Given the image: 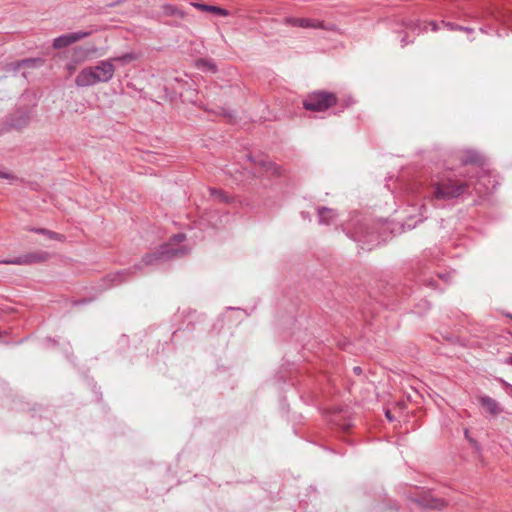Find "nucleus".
Listing matches in <instances>:
<instances>
[{
    "instance_id": "nucleus-15",
    "label": "nucleus",
    "mask_w": 512,
    "mask_h": 512,
    "mask_svg": "<svg viewBox=\"0 0 512 512\" xmlns=\"http://www.w3.org/2000/svg\"><path fill=\"white\" fill-rule=\"evenodd\" d=\"M162 9L163 13L167 16H176L179 18H184L186 15L184 11H182L177 6L172 4H165L163 5Z\"/></svg>"
},
{
    "instance_id": "nucleus-22",
    "label": "nucleus",
    "mask_w": 512,
    "mask_h": 512,
    "mask_svg": "<svg viewBox=\"0 0 512 512\" xmlns=\"http://www.w3.org/2000/svg\"><path fill=\"white\" fill-rule=\"evenodd\" d=\"M260 165L265 167L267 171H272L275 174H279V167L275 163L261 161Z\"/></svg>"
},
{
    "instance_id": "nucleus-8",
    "label": "nucleus",
    "mask_w": 512,
    "mask_h": 512,
    "mask_svg": "<svg viewBox=\"0 0 512 512\" xmlns=\"http://www.w3.org/2000/svg\"><path fill=\"white\" fill-rule=\"evenodd\" d=\"M283 24L301 28L326 29L322 21L310 18L285 17Z\"/></svg>"
},
{
    "instance_id": "nucleus-1",
    "label": "nucleus",
    "mask_w": 512,
    "mask_h": 512,
    "mask_svg": "<svg viewBox=\"0 0 512 512\" xmlns=\"http://www.w3.org/2000/svg\"><path fill=\"white\" fill-rule=\"evenodd\" d=\"M186 239L185 234L178 233L173 235L169 242L160 246V248L153 252L146 254L140 263L135 264L127 269L119 270L107 276L112 285H119L131 277L135 276L138 271H141L144 266L155 265L160 261H167L174 258L183 257L188 253V249L184 246L175 248L176 243H180Z\"/></svg>"
},
{
    "instance_id": "nucleus-31",
    "label": "nucleus",
    "mask_w": 512,
    "mask_h": 512,
    "mask_svg": "<svg viewBox=\"0 0 512 512\" xmlns=\"http://www.w3.org/2000/svg\"><path fill=\"white\" fill-rule=\"evenodd\" d=\"M354 371H355V373L359 374V373H361V368L360 367H354Z\"/></svg>"
},
{
    "instance_id": "nucleus-27",
    "label": "nucleus",
    "mask_w": 512,
    "mask_h": 512,
    "mask_svg": "<svg viewBox=\"0 0 512 512\" xmlns=\"http://www.w3.org/2000/svg\"><path fill=\"white\" fill-rule=\"evenodd\" d=\"M410 42H411V41H408V40H407V37H403V38L401 39V43H402V46H403V47H404V46H406L407 44H409Z\"/></svg>"
},
{
    "instance_id": "nucleus-20",
    "label": "nucleus",
    "mask_w": 512,
    "mask_h": 512,
    "mask_svg": "<svg viewBox=\"0 0 512 512\" xmlns=\"http://www.w3.org/2000/svg\"><path fill=\"white\" fill-rule=\"evenodd\" d=\"M405 26L412 31H418V33L426 31V27H424L423 29L421 28V24L419 21L409 20L408 22L405 23Z\"/></svg>"
},
{
    "instance_id": "nucleus-21",
    "label": "nucleus",
    "mask_w": 512,
    "mask_h": 512,
    "mask_svg": "<svg viewBox=\"0 0 512 512\" xmlns=\"http://www.w3.org/2000/svg\"><path fill=\"white\" fill-rule=\"evenodd\" d=\"M449 30H460V31H465L467 33H471L473 32V29L472 28H469V27H463V26H460V25H457V24H453L451 22H442Z\"/></svg>"
},
{
    "instance_id": "nucleus-18",
    "label": "nucleus",
    "mask_w": 512,
    "mask_h": 512,
    "mask_svg": "<svg viewBox=\"0 0 512 512\" xmlns=\"http://www.w3.org/2000/svg\"><path fill=\"white\" fill-rule=\"evenodd\" d=\"M29 120H30L29 114L22 113L17 121H13L11 123V126H13L15 128H21V127L27 125Z\"/></svg>"
},
{
    "instance_id": "nucleus-12",
    "label": "nucleus",
    "mask_w": 512,
    "mask_h": 512,
    "mask_svg": "<svg viewBox=\"0 0 512 512\" xmlns=\"http://www.w3.org/2000/svg\"><path fill=\"white\" fill-rule=\"evenodd\" d=\"M140 58V54L134 51L124 53L119 56H115L110 58L111 62H118L121 65H127L130 64L133 61H136Z\"/></svg>"
},
{
    "instance_id": "nucleus-6",
    "label": "nucleus",
    "mask_w": 512,
    "mask_h": 512,
    "mask_svg": "<svg viewBox=\"0 0 512 512\" xmlns=\"http://www.w3.org/2000/svg\"><path fill=\"white\" fill-rule=\"evenodd\" d=\"M478 403L489 418H496L504 412V407L496 399L481 394L477 396Z\"/></svg>"
},
{
    "instance_id": "nucleus-25",
    "label": "nucleus",
    "mask_w": 512,
    "mask_h": 512,
    "mask_svg": "<svg viewBox=\"0 0 512 512\" xmlns=\"http://www.w3.org/2000/svg\"><path fill=\"white\" fill-rule=\"evenodd\" d=\"M504 364L512 365V355H510L504 360Z\"/></svg>"
},
{
    "instance_id": "nucleus-29",
    "label": "nucleus",
    "mask_w": 512,
    "mask_h": 512,
    "mask_svg": "<svg viewBox=\"0 0 512 512\" xmlns=\"http://www.w3.org/2000/svg\"><path fill=\"white\" fill-rule=\"evenodd\" d=\"M439 277H440L441 279H443L444 281H448V279L450 278V274H447V275L439 274Z\"/></svg>"
},
{
    "instance_id": "nucleus-2",
    "label": "nucleus",
    "mask_w": 512,
    "mask_h": 512,
    "mask_svg": "<svg viewBox=\"0 0 512 512\" xmlns=\"http://www.w3.org/2000/svg\"><path fill=\"white\" fill-rule=\"evenodd\" d=\"M115 73V67L110 59L102 60L95 66L83 68L75 78L77 87H89L97 83L109 82Z\"/></svg>"
},
{
    "instance_id": "nucleus-33",
    "label": "nucleus",
    "mask_w": 512,
    "mask_h": 512,
    "mask_svg": "<svg viewBox=\"0 0 512 512\" xmlns=\"http://www.w3.org/2000/svg\"><path fill=\"white\" fill-rule=\"evenodd\" d=\"M302 216H303V218H306V217H308V214H307V213L302 212Z\"/></svg>"
},
{
    "instance_id": "nucleus-28",
    "label": "nucleus",
    "mask_w": 512,
    "mask_h": 512,
    "mask_svg": "<svg viewBox=\"0 0 512 512\" xmlns=\"http://www.w3.org/2000/svg\"><path fill=\"white\" fill-rule=\"evenodd\" d=\"M386 417H387V419H388L389 421H393V420H394V418H393V416L391 415V412H390L389 410H387V411H386Z\"/></svg>"
},
{
    "instance_id": "nucleus-9",
    "label": "nucleus",
    "mask_w": 512,
    "mask_h": 512,
    "mask_svg": "<svg viewBox=\"0 0 512 512\" xmlns=\"http://www.w3.org/2000/svg\"><path fill=\"white\" fill-rule=\"evenodd\" d=\"M318 223L321 225L331 224L337 217V212L328 207H317Z\"/></svg>"
},
{
    "instance_id": "nucleus-17",
    "label": "nucleus",
    "mask_w": 512,
    "mask_h": 512,
    "mask_svg": "<svg viewBox=\"0 0 512 512\" xmlns=\"http://www.w3.org/2000/svg\"><path fill=\"white\" fill-rule=\"evenodd\" d=\"M197 67L202 69V70H205V71H210V72H216V65L213 61L211 60H206V59H199L196 63Z\"/></svg>"
},
{
    "instance_id": "nucleus-13",
    "label": "nucleus",
    "mask_w": 512,
    "mask_h": 512,
    "mask_svg": "<svg viewBox=\"0 0 512 512\" xmlns=\"http://www.w3.org/2000/svg\"><path fill=\"white\" fill-rule=\"evenodd\" d=\"M418 503L421 506L429 509H440L445 505L443 500L431 496L422 498L420 501H418Z\"/></svg>"
},
{
    "instance_id": "nucleus-5",
    "label": "nucleus",
    "mask_w": 512,
    "mask_h": 512,
    "mask_svg": "<svg viewBox=\"0 0 512 512\" xmlns=\"http://www.w3.org/2000/svg\"><path fill=\"white\" fill-rule=\"evenodd\" d=\"M50 254L46 251H37L32 253H26L14 258L1 259L0 264L7 265H31L36 263H42L49 259Z\"/></svg>"
},
{
    "instance_id": "nucleus-19",
    "label": "nucleus",
    "mask_w": 512,
    "mask_h": 512,
    "mask_svg": "<svg viewBox=\"0 0 512 512\" xmlns=\"http://www.w3.org/2000/svg\"><path fill=\"white\" fill-rule=\"evenodd\" d=\"M210 192L213 197L219 199L221 202H229L230 201V197L228 195H226L225 192L222 190L213 188L210 190Z\"/></svg>"
},
{
    "instance_id": "nucleus-32",
    "label": "nucleus",
    "mask_w": 512,
    "mask_h": 512,
    "mask_svg": "<svg viewBox=\"0 0 512 512\" xmlns=\"http://www.w3.org/2000/svg\"><path fill=\"white\" fill-rule=\"evenodd\" d=\"M507 387L510 389V395L512 396V385L507 384Z\"/></svg>"
},
{
    "instance_id": "nucleus-16",
    "label": "nucleus",
    "mask_w": 512,
    "mask_h": 512,
    "mask_svg": "<svg viewBox=\"0 0 512 512\" xmlns=\"http://www.w3.org/2000/svg\"><path fill=\"white\" fill-rule=\"evenodd\" d=\"M43 63H44V60L41 58H27V59H23V60L19 61L18 67L28 66V67L35 68V67H39V66L43 65Z\"/></svg>"
},
{
    "instance_id": "nucleus-14",
    "label": "nucleus",
    "mask_w": 512,
    "mask_h": 512,
    "mask_svg": "<svg viewBox=\"0 0 512 512\" xmlns=\"http://www.w3.org/2000/svg\"><path fill=\"white\" fill-rule=\"evenodd\" d=\"M30 231L47 236L49 239L63 241L65 236L45 228H31Z\"/></svg>"
},
{
    "instance_id": "nucleus-24",
    "label": "nucleus",
    "mask_w": 512,
    "mask_h": 512,
    "mask_svg": "<svg viewBox=\"0 0 512 512\" xmlns=\"http://www.w3.org/2000/svg\"><path fill=\"white\" fill-rule=\"evenodd\" d=\"M66 68L69 71V73H71V74L74 73V71H75V66L72 63L67 64Z\"/></svg>"
},
{
    "instance_id": "nucleus-26",
    "label": "nucleus",
    "mask_w": 512,
    "mask_h": 512,
    "mask_svg": "<svg viewBox=\"0 0 512 512\" xmlns=\"http://www.w3.org/2000/svg\"><path fill=\"white\" fill-rule=\"evenodd\" d=\"M430 25H431L433 31H437L438 30V25H437L436 22L432 21V22H430Z\"/></svg>"
},
{
    "instance_id": "nucleus-34",
    "label": "nucleus",
    "mask_w": 512,
    "mask_h": 512,
    "mask_svg": "<svg viewBox=\"0 0 512 512\" xmlns=\"http://www.w3.org/2000/svg\"><path fill=\"white\" fill-rule=\"evenodd\" d=\"M420 215H421V218L418 220V222H422L423 221V214L420 213Z\"/></svg>"
},
{
    "instance_id": "nucleus-35",
    "label": "nucleus",
    "mask_w": 512,
    "mask_h": 512,
    "mask_svg": "<svg viewBox=\"0 0 512 512\" xmlns=\"http://www.w3.org/2000/svg\"><path fill=\"white\" fill-rule=\"evenodd\" d=\"M350 426H351L350 424H347V425H345L343 428H344V429H348V428H350Z\"/></svg>"
},
{
    "instance_id": "nucleus-23",
    "label": "nucleus",
    "mask_w": 512,
    "mask_h": 512,
    "mask_svg": "<svg viewBox=\"0 0 512 512\" xmlns=\"http://www.w3.org/2000/svg\"><path fill=\"white\" fill-rule=\"evenodd\" d=\"M0 178L8 179V180H13V179H15V176H14V175H12V174H11V173H9V172L0 171Z\"/></svg>"
},
{
    "instance_id": "nucleus-11",
    "label": "nucleus",
    "mask_w": 512,
    "mask_h": 512,
    "mask_svg": "<svg viewBox=\"0 0 512 512\" xmlns=\"http://www.w3.org/2000/svg\"><path fill=\"white\" fill-rule=\"evenodd\" d=\"M462 164H476L481 165L483 163V157L474 150H466L461 159Z\"/></svg>"
},
{
    "instance_id": "nucleus-3",
    "label": "nucleus",
    "mask_w": 512,
    "mask_h": 512,
    "mask_svg": "<svg viewBox=\"0 0 512 512\" xmlns=\"http://www.w3.org/2000/svg\"><path fill=\"white\" fill-rule=\"evenodd\" d=\"M432 199L450 200L462 195L467 186L464 183L452 180L450 178H441L437 176L431 180Z\"/></svg>"
},
{
    "instance_id": "nucleus-4",
    "label": "nucleus",
    "mask_w": 512,
    "mask_h": 512,
    "mask_svg": "<svg viewBox=\"0 0 512 512\" xmlns=\"http://www.w3.org/2000/svg\"><path fill=\"white\" fill-rule=\"evenodd\" d=\"M337 97L334 93L327 91H315L307 95L303 101V107L313 112H322L334 106Z\"/></svg>"
},
{
    "instance_id": "nucleus-10",
    "label": "nucleus",
    "mask_w": 512,
    "mask_h": 512,
    "mask_svg": "<svg viewBox=\"0 0 512 512\" xmlns=\"http://www.w3.org/2000/svg\"><path fill=\"white\" fill-rule=\"evenodd\" d=\"M191 5L193 7H195L196 9L203 11V12H210V13H214L216 15L223 16V17H226L229 15V12L226 9H223L218 6L207 5V4H203V3H197V2H192Z\"/></svg>"
},
{
    "instance_id": "nucleus-30",
    "label": "nucleus",
    "mask_w": 512,
    "mask_h": 512,
    "mask_svg": "<svg viewBox=\"0 0 512 512\" xmlns=\"http://www.w3.org/2000/svg\"><path fill=\"white\" fill-rule=\"evenodd\" d=\"M416 223H417V222H415L414 224H411V223H409V222H406V223H405V225H406L409 229H411V228H413V227H415V226H416Z\"/></svg>"
},
{
    "instance_id": "nucleus-7",
    "label": "nucleus",
    "mask_w": 512,
    "mask_h": 512,
    "mask_svg": "<svg viewBox=\"0 0 512 512\" xmlns=\"http://www.w3.org/2000/svg\"><path fill=\"white\" fill-rule=\"evenodd\" d=\"M90 31H77L72 33H67L64 35H61L54 39L53 41V48L55 49H62L65 48L77 41H80L88 36H90Z\"/></svg>"
}]
</instances>
